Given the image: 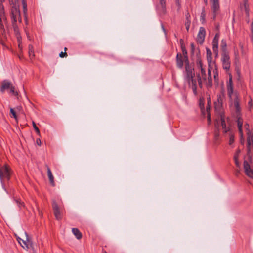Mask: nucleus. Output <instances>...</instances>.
Segmentation results:
<instances>
[{
	"mask_svg": "<svg viewBox=\"0 0 253 253\" xmlns=\"http://www.w3.org/2000/svg\"><path fill=\"white\" fill-rule=\"evenodd\" d=\"M28 52H29V55L31 59L34 58L35 57V54H34V47L33 45L30 44L28 46Z\"/></svg>",
	"mask_w": 253,
	"mask_h": 253,
	"instance_id": "obj_25",
	"label": "nucleus"
},
{
	"mask_svg": "<svg viewBox=\"0 0 253 253\" xmlns=\"http://www.w3.org/2000/svg\"><path fill=\"white\" fill-rule=\"evenodd\" d=\"M190 23H191L190 20H186L185 23V25L186 29L187 31L189 30V27H190Z\"/></svg>",
	"mask_w": 253,
	"mask_h": 253,
	"instance_id": "obj_32",
	"label": "nucleus"
},
{
	"mask_svg": "<svg viewBox=\"0 0 253 253\" xmlns=\"http://www.w3.org/2000/svg\"><path fill=\"white\" fill-rule=\"evenodd\" d=\"M52 208L54 211V214L57 220H60L62 218L61 209L58 205L57 203L55 201H52Z\"/></svg>",
	"mask_w": 253,
	"mask_h": 253,
	"instance_id": "obj_6",
	"label": "nucleus"
},
{
	"mask_svg": "<svg viewBox=\"0 0 253 253\" xmlns=\"http://www.w3.org/2000/svg\"><path fill=\"white\" fill-rule=\"evenodd\" d=\"M208 125H210L211 122V117L210 114H208Z\"/></svg>",
	"mask_w": 253,
	"mask_h": 253,
	"instance_id": "obj_46",
	"label": "nucleus"
},
{
	"mask_svg": "<svg viewBox=\"0 0 253 253\" xmlns=\"http://www.w3.org/2000/svg\"><path fill=\"white\" fill-rule=\"evenodd\" d=\"M217 101H218V102L215 103V109L216 111L219 110V111L220 112L221 110V106H222L221 98L220 96H219L218 98Z\"/></svg>",
	"mask_w": 253,
	"mask_h": 253,
	"instance_id": "obj_22",
	"label": "nucleus"
},
{
	"mask_svg": "<svg viewBox=\"0 0 253 253\" xmlns=\"http://www.w3.org/2000/svg\"><path fill=\"white\" fill-rule=\"evenodd\" d=\"M45 166L47 168V175H48V178L49 180L50 183L52 186H55V182L54 180V176L51 172L50 169L47 165H46Z\"/></svg>",
	"mask_w": 253,
	"mask_h": 253,
	"instance_id": "obj_16",
	"label": "nucleus"
},
{
	"mask_svg": "<svg viewBox=\"0 0 253 253\" xmlns=\"http://www.w3.org/2000/svg\"><path fill=\"white\" fill-rule=\"evenodd\" d=\"M240 152V150H238L237 153L234 155V159L236 157V159H238L239 157V154Z\"/></svg>",
	"mask_w": 253,
	"mask_h": 253,
	"instance_id": "obj_44",
	"label": "nucleus"
},
{
	"mask_svg": "<svg viewBox=\"0 0 253 253\" xmlns=\"http://www.w3.org/2000/svg\"><path fill=\"white\" fill-rule=\"evenodd\" d=\"M176 64L179 68H182L183 66V61L182 55L180 53H177L176 56Z\"/></svg>",
	"mask_w": 253,
	"mask_h": 253,
	"instance_id": "obj_19",
	"label": "nucleus"
},
{
	"mask_svg": "<svg viewBox=\"0 0 253 253\" xmlns=\"http://www.w3.org/2000/svg\"><path fill=\"white\" fill-rule=\"evenodd\" d=\"M32 124H33V126L34 129L35 130L37 134L38 135H40V130L38 128V127L37 126L36 123L34 122H33Z\"/></svg>",
	"mask_w": 253,
	"mask_h": 253,
	"instance_id": "obj_31",
	"label": "nucleus"
},
{
	"mask_svg": "<svg viewBox=\"0 0 253 253\" xmlns=\"http://www.w3.org/2000/svg\"><path fill=\"white\" fill-rule=\"evenodd\" d=\"M205 14L204 10H203L202 12L201 13L200 18L201 20H202L203 22L205 20Z\"/></svg>",
	"mask_w": 253,
	"mask_h": 253,
	"instance_id": "obj_39",
	"label": "nucleus"
},
{
	"mask_svg": "<svg viewBox=\"0 0 253 253\" xmlns=\"http://www.w3.org/2000/svg\"><path fill=\"white\" fill-rule=\"evenodd\" d=\"M201 105H202L203 106H204V104H202L201 103H200V105L201 106Z\"/></svg>",
	"mask_w": 253,
	"mask_h": 253,
	"instance_id": "obj_59",
	"label": "nucleus"
},
{
	"mask_svg": "<svg viewBox=\"0 0 253 253\" xmlns=\"http://www.w3.org/2000/svg\"><path fill=\"white\" fill-rule=\"evenodd\" d=\"M240 173V170H236V175H238Z\"/></svg>",
	"mask_w": 253,
	"mask_h": 253,
	"instance_id": "obj_54",
	"label": "nucleus"
},
{
	"mask_svg": "<svg viewBox=\"0 0 253 253\" xmlns=\"http://www.w3.org/2000/svg\"><path fill=\"white\" fill-rule=\"evenodd\" d=\"M221 62L223 68L229 71L230 68L231 61L229 53H221Z\"/></svg>",
	"mask_w": 253,
	"mask_h": 253,
	"instance_id": "obj_3",
	"label": "nucleus"
},
{
	"mask_svg": "<svg viewBox=\"0 0 253 253\" xmlns=\"http://www.w3.org/2000/svg\"><path fill=\"white\" fill-rule=\"evenodd\" d=\"M219 38V34L218 33L216 34L213 40L212 41V50L215 55V57H217L218 55V39Z\"/></svg>",
	"mask_w": 253,
	"mask_h": 253,
	"instance_id": "obj_7",
	"label": "nucleus"
},
{
	"mask_svg": "<svg viewBox=\"0 0 253 253\" xmlns=\"http://www.w3.org/2000/svg\"><path fill=\"white\" fill-rule=\"evenodd\" d=\"M245 127L247 129V132H248V130H249V125L248 124H246L245 125Z\"/></svg>",
	"mask_w": 253,
	"mask_h": 253,
	"instance_id": "obj_47",
	"label": "nucleus"
},
{
	"mask_svg": "<svg viewBox=\"0 0 253 253\" xmlns=\"http://www.w3.org/2000/svg\"><path fill=\"white\" fill-rule=\"evenodd\" d=\"M206 35V31L204 27H200L197 37V42L202 44L204 42Z\"/></svg>",
	"mask_w": 253,
	"mask_h": 253,
	"instance_id": "obj_11",
	"label": "nucleus"
},
{
	"mask_svg": "<svg viewBox=\"0 0 253 253\" xmlns=\"http://www.w3.org/2000/svg\"><path fill=\"white\" fill-rule=\"evenodd\" d=\"M2 21H1L0 22V29L1 30V32L2 34L3 35L4 33H5V29H4V25L2 24Z\"/></svg>",
	"mask_w": 253,
	"mask_h": 253,
	"instance_id": "obj_33",
	"label": "nucleus"
},
{
	"mask_svg": "<svg viewBox=\"0 0 253 253\" xmlns=\"http://www.w3.org/2000/svg\"><path fill=\"white\" fill-rule=\"evenodd\" d=\"M227 84H233V82H232V77H230L229 80V82Z\"/></svg>",
	"mask_w": 253,
	"mask_h": 253,
	"instance_id": "obj_50",
	"label": "nucleus"
},
{
	"mask_svg": "<svg viewBox=\"0 0 253 253\" xmlns=\"http://www.w3.org/2000/svg\"><path fill=\"white\" fill-rule=\"evenodd\" d=\"M10 93H12L13 95L17 96L18 95V93L17 91H15V87L12 85L11 87L9 89Z\"/></svg>",
	"mask_w": 253,
	"mask_h": 253,
	"instance_id": "obj_30",
	"label": "nucleus"
},
{
	"mask_svg": "<svg viewBox=\"0 0 253 253\" xmlns=\"http://www.w3.org/2000/svg\"><path fill=\"white\" fill-rule=\"evenodd\" d=\"M4 1V0H0V4H2V3Z\"/></svg>",
	"mask_w": 253,
	"mask_h": 253,
	"instance_id": "obj_55",
	"label": "nucleus"
},
{
	"mask_svg": "<svg viewBox=\"0 0 253 253\" xmlns=\"http://www.w3.org/2000/svg\"><path fill=\"white\" fill-rule=\"evenodd\" d=\"M185 71H186V76L185 79L186 80L189 78H192V77H195V73L194 72V69L191 67H190L189 65V62L187 61L185 65Z\"/></svg>",
	"mask_w": 253,
	"mask_h": 253,
	"instance_id": "obj_13",
	"label": "nucleus"
},
{
	"mask_svg": "<svg viewBox=\"0 0 253 253\" xmlns=\"http://www.w3.org/2000/svg\"><path fill=\"white\" fill-rule=\"evenodd\" d=\"M182 51L183 54L184 56V58H186V60L188 61V59H187V52L186 50L185 49V48L182 47Z\"/></svg>",
	"mask_w": 253,
	"mask_h": 253,
	"instance_id": "obj_35",
	"label": "nucleus"
},
{
	"mask_svg": "<svg viewBox=\"0 0 253 253\" xmlns=\"http://www.w3.org/2000/svg\"><path fill=\"white\" fill-rule=\"evenodd\" d=\"M215 126L216 127V130L215 131V136L216 137H218L219 135V123L217 120H216V122L215 123Z\"/></svg>",
	"mask_w": 253,
	"mask_h": 253,
	"instance_id": "obj_28",
	"label": "nucleus"
},
{
	"mask_svg": "<svg viewBox=\"0 0 253 253\" xmlns=\"http://www.w3.org/2000/svg\"><path fill=\"white\" fill-rule=\"evenodd\" d=\"M67 50V48L66 47H65L64 48V52H66Z\"/></svg>",
	"mask_w": 253,
	"mask_h": 253,
	"instance_id": "obj_57",
	"label": "nucleus"
},
{
	"mask_svg": "<svg viewBox=\"0 0 253 253\" xmlns=\"http://www.w3.org/2000/svg\"><path fill=\"white\" fill-rule=\"evenodd\" d=\"M211 8L213 13L212 18L215 20L220 8L219 0H211Z\"/></svg>",
	"mask_w": 253,
	"mask_h": 253,
	"instance_id": "obj_5",
	"label": "nucleus"
},
{
	"mask_svg": "<svg viewBox=\"0 0 253 253\" xmlns=\"http://www.w3.org/2000/svg\"><path fill=\"white\" fill-rule=\"evenodd\" d=\"M197 64L198 67L200 68V70H201V69H205L201 60H198Z\"/></svg>",
	"mask_w": 253,
	"mask_h": 253,
	"instance_id": "obj_36",
	"label": "nucleus"
},
{
	"mask_svg": "<svg viewBox=\"0 0 253 253\" xmlns=\"http://www.w3.org/2000/svg\"><path fill=\"white\" fill-rule=\"evenodd\" d=\"M191 46V50L192 54L194 53V50H195V45L193 43H191L190 44Z\"/></svg>",
	"mask_w": 253,
	"mask_h": 253,
	"instance_id": "obj_41",
	"label": "nucleus"
},
{
	"mask_svg": "<svg viewBox=\"0 0 253 253\" xmlns=\"http://www.w3.org/2000/svg\"><path fill=\"white\" fill-rule=\"evenodd\" d=\"M12 86V83L6 80H3L1 82V85L0 88V91L1 93H4L6 90L10 89Z\"/></svg>",
	"mask_w": 253,
	"mask_h": 253,
	"instance_id": "obj_14",
	"label": "nucleus"
},
{
	"mask_svg": "<svg viewBox=\"0 0 253 253\" xmlns=\"http://www.w3.org/2000/svg\"><path fill=\"white\" fill-rule=\"evenodd\" d=\"M219 113H220V121H221V126L223 129L224 132L226 133L228 131V130L226 128L225 120L224 119V115L221 112H220Z\"/></svg>",
	"mask_w": 253,
	"mask_h": 253,
	"instance_id": "obj_17",
	"label": "nucleus"
},
{
	"mask_svg": "<svg viewBox=\"0 0 253 253\" xmlns=\"http://www.w3.org/2000/svg\"><path fill=\"white\" fill-rule=\"evenodd\" d=\"M201 75L203 80L205 82L208 87H211L212 86V77L211 71L210 68L208 69V77L206 73L205 69H201Z\"/></svg>",
	"mask_w": 253,
	"mask_h": 253,
	"instance_id": "obj_2",
	"label": "nucleus"
},
{
	"mask_svg": "<svg viewBox=\"0 0 253 253\" xmlns=\"http://www.w3.org/2000/svg\"><path fill=\"white\" fill-rule=\"evenodd\" d=\"M159 4L157 5V9L159 12L161 14H164L166 12V0H158Z\"/></svg>",
	"mask_w": 253,
	"mask_h": 253,
	"instance_id": "obj_15",
	"label": "nucleus"
},
{
	"mask_svg": "<svg viewBox=\"0 0 253 253\" xmlns=\"http://www.w3.org/2000/svg\"><path fill=\"white\" fill-rule=\"evenodd\" d=\"M234 106L235 107V112L234 116L237 118V125L239 132L241 135V137L243 136V131H242V125H243V119H242L241 116V107L239 105V99L237 96H236L233 101Z\"/></svg>",
	"mask_w": 253,
	"mask_h": 253,
	"instance_id": "obj_1",
	"label": "nucleus"
},
{
	"mask_svg": "<svg viewBox=\"0 0 253 253\" xmlns=\"http://www.w3.org/2000/svg\"><path fill=\"white\" fill-rule=\"evenodd\" d=\"M10 178V169L7 165H5L2 168H0V178L1 182H2V180L4 178H6L8 180Z\"/></svg>",
	"mask_w": 253,
	"mask_h": 253,
	"instance_id": "obj_4",
	"label": "nucleus"
},
{
	"mask_svg": "<svg viewBox=\"0 0 253 253\" xmlns=\"http://www.w3.org/2000/svg\"><path fill=\"white\" fill-rule=\"evenodd\" d=\"M251 35H253V21H252V22L251 25Z\"/></svg>",
	"mask_w": 253,
	"mask_h": 253,
	"instance_id": "obj_43",
	"label": "nucleus"
},
{
	"mask_svg": "<svg viewBox=\"0 0 253 253\" xmlns=\"http://www.w3.org/2000/svg\"><path fill=\"white\" fill-rule=\"evenodd\" d=\"M104 253H107V252L106 251H104Z\"/></svg>",
	"mask_w": 253,
	"mask_h": 253,
	"instance_id": "obj_62",
	"label": "nucleus"
},
{
	"mask_svg": "<svg viewBox=\"0 0 253 253\" xmlns=\"http://www.w3.org/2000/svg\"><path fill=\"white\" fill-rule=\"evenodd\" d=\"M234 136L232 134H231L230 135V139H229V145H231L234 142Z\"/></svg>",
	"mask_w": 253,
	"mask_h": 253,
	"instance_id": "obj_37",
	"label": "nucleus"
},
{
	"mask_svg": "<svg viewBox=\"0 0 253 253\" xmlns=\"http://www.w3.org/2000/svg\"><path fill=\"white\" fill-rule=\"evenodd\" d=\"M206 52H207V58L208 63H210L212 59V52L211 50L208 48H206Z\"/></svg>",
	"mask_w": 253,
	"mask_h": 253,
	"instance_id": "obj_27",
	"label": "nucleus"
},
{
	"mask_svg": "<svg viewBox=\"0 0 253 253\" xmlns=\"http://www.w3.org/2000/svg\"><path fill=\"white\" fill-rule=\"evenodd\" d=\"M5 18L4 11V7L3 4H0V22L4 20Z\"/></svg>",
	"mask_w": 253,
	"mask_h": 253,
	"instance_id": "obj_24",
	"label": "nucleus"
},
{
	"mask_svg": "<svg viewBox=\"0 0 253 253\" xmlns=\"http://www.w3.org/2000/svg\"><path fill=\"white\" fill-rule=\"evenodd\" d=\"M208 109H210V108H207V111L208 110Z\"/></svg>",
	"mask_w": 253,
	"mask_h": 253,
	"instance_id": "obj_60",
	"label": "nucleus"
},
{
	"mask_svg": "<svg viewBox=\"0 0 253 253\" xmlns=\"http://www.w3.org/2000/svg\"><path fill=\"white\" fill-rule=\"evenodd\" d=\"M25 234L26 235V240L22 239L20 237H17V240L24 249H28L29 248V246L31 245V242L29 240L28 234L26 232Z\"/></svg>",
	"mask_w": 253,
	"mask_h": 253,
	"instance_id": "obj_8",
	"label": "nucleus"
},
{
	"mask_svg": "<svg viewBox=\"0 0 253 253\" xmlns=\"http://www.w3.org/2000/svg\"><path fill=\"white\" fill-rule=\"evenodd\" d=\"M162 29H163V30L164 32H165V28H164V27L163 25H162Z\"/></svg>",
	"mask_w": 253,
	"mask_h": 253,
	"instance_id": "obj_56",
	"label": "nucleus"
},
{
	"mask_svg": "<svg viewBox=\"0 0 253 253\" xmlns=\"http://www.w3.org/2000/svg\"><path fill=\"white\" fill-rule=\"evenodd\" d=\"M241 144H244V140H241Z\"/></svg>",
	"mask_w": 253,
	"mask_h": 253,
	"instance_id": "obj_58",
	"label": "nucleus"
},
{
	"mask_svg": "<svg viewBox=\"0 0 253 253\" xmlns=\"http://www.w3.org/2000/svg\"><path fill=\"white\" fill-rule=\"evenodd\" d=\"M208 109H210V108H207V111L208 110Z\"/></svg>",
	"mask_w": 253,
	"mask_h": 253,
	"instance_id": "obj_61",
	"label": "nucleus"
},
{
	"mask_svg": "<svg viewBox=\"0 0 253 253\" xmlns=\"http://www.w3.org/2000/svg\"><path fill=\"white\" fill-rule=\"evenodd\" d=\"M176 1H176V4H177V5L178 6V7H179H179H180V5L179 2V0H176Z\"/></svg>",
	"mask_w": 253,
	"mask_h": 253,
	"instance_id": "obj_53",
	"label": "nucleus"
},
{
	"mask_svg": "<svg viewBox=\"0 0 253 253\" xmlns=\"http://www.w3.org/2000/svg\"><path fill=\"white\" fill-rule=\"evenodd\" d=\"M247 134V151L249 154L251 151V147L253 146V132L248 130Z\"/></svg>",
	"mask_w": 253,
	"mask_h": 253,
	"instance_id": "obj_9",
	"label": "nucleus"
},
{
	"mask_svg": "<svg viewBox=\"0 0 253 253\" xmlns=\"http://www.w3.org/2000/svg\"><path fill=\"white\" fill-rule=\"evenodd\" d=\"M190 20V15L189 12L186 14V20Z\"/></svg>",
	"mask_w": 253,
	"mask_h": 253,
	"instance_id": "obj_45",
	"label": "nucleus"
},
{
	"mask_svg": "<svg viewBox=\"0 0 253 253\" xmlns=\"http://www.w3.org/2000/svg\"><path fill=\"white\" fill-rule=\"evenodd\" d=\"M197 80H198L199 79H202V76H201V74L200 73H198L197 74Z\"/></svg>",
	"mask_w": 253,
	"mask_h": 253,
	"instance_id": "obj_49",
	"label": "nucleus"
},
{
	"mask_svg": "<svg viewBox=\"0 0 253 253\" xmlns=\"http://www.w3.org/2000/svg\"><path fill=\"white\" fill-rule=\"evenodd\" d=\"M248 105H249V107H251L252 106L253 104L252 103V100H251L249 102Z\"/></svg>",
	"mask_w": 253,
	"mask_h": 253,
	"instance_id": "obj_52",
	"label": "nucleus"
},
{
	"mask_svg": "<svg viewBox=\"0 0 253 253\" xmlns=\"http://www.w3.org/2000/svg\"><path fill=\"white\" fill-rule=\"evenodd\" d=\"M244 169L246 174L253 179V170L251 169L250 165L247 160L244 161Z\"/></svg>",
	"mask_w": 253,
	"mask_h": 253,
	"instance_id": "obj_12",
	"label": "nucleus"
},
{
	"mask_svg": "<svg viewBox=\"0 0 253 253\" xmlns=\"http://www.w3.org/2000/svg\"><path fill=\"white\" fill-rule=\"evenodd\" d=\"M72 233L76 236V238L78 240H80L82 237V233L80 231V230L76 228H73L72 229Z\"/></svg>",
	"mask_w": 253,
	"mask_h": 253,
	"instance_id": "obj_20",
	"label": "nucleus"
},
{
	"mask_svg": "<svg viewBox=\"0 0 253 253\" xmlns=\"http://www.w3.org/2000/svg\"><path fill=\"white\" fill-rule=\"evenodd\" d=\"M36 142L38 145L40 146L41 145V141L40 139H37L36 140Z\"/></svg>",
	"mask_w": 253,
	"mask_h": 253,
	"instance_id": "obj_48",
	"label": "nucleus"
},
{
	"mask_svg": "<svg viewBox=\"0 0 253 253\" xmlns=\"http://www.w3.org/2000/svg\"><path fill=\"white\" fill-rule=\"evenodd\" d=\"M227 93L228 96L231 98L232 95L233 93V84H227Z\"/></svg>",
	"mask_w": 253,
	"mask_h": 253,
	"instance_id": "obj_23",
	"label": "nucleus"
},
{
	"mask_svg": "<svg viewBox=\"0 0 253 253\" xmlns=\"http://www.w3.org/2000/svg\"><path fill=\"white\" fill-rule=\"evenodd\" d=\"M244 7L246 12V14L248 17L249 16V10L248 8V4L247 3V0H244Z\"/></svg>",
	"mask_w": 253,
	"mask_h": 253,
	"instance_id": "obj_29",
	"label": "nucleus"
},
{
	"mask_svg": "<svg viewBox=\"0 0 253 253\" xmlns=\"http://www.w3.org/2000/svg\"><path fill=\"white\" fill-rule=\"evenodd\" d=\"M22 6L23 9V12L24 14L25 18L26 20V22H27V3L25 0H22Z\"/></svg>",
	"mask_w": 253,
	"mask_h": 253,
	"instance_id": "obj_26",
	"label": "nucleus"
},
{
	"mask_svg": "<svg viewBox=\"0 0 253 253\" xmlns=\"http://www.w3.org/2000/svg\"><path fill=\"white\" fill-rule=\"evenodd\" d=\"M187 82H188L189 85L191 87L193 93L194 95H196L197 94V80L194 78V77H192V78H189L186 79Z\"/></svg>",
	"mask_w": 253,
	"mask_h": 253,
	"instance_id": "obj_10",
	"label": "nucleus"
},
{
	"mask_svg": "<svg viewBox=\"0 0 253 253\" xmlns=\"http://www.w3.org/2000/svg\"><path fill=\"white\" fill-rule=\"evenodd\" d=\"M234 160L236 166L237 167L240 168V163L238 161V159H236V158H235V159H234Z\"/></svg>",
	"mask_w": 253,
	"mask_h": 253,
	"instance_id": "obj_40",
	"label": "nucleus"
},
{
	"mask_svg": "<svg viewBox=\"0 0 253 253\" xmlns=\"http://www.w3.org/2000/svg\"><path fill=\"white\" fill-rule=\"evenodd\" d=\"M10 113L12 115L13 117L16 119H17V117L15 111L13 108H11L10 110Z\"/></svg>",
	"mask_w": 253,
	"mask_h": 253,
	"instance_id": "obj_34",
	"label": "nucleus"
},
{
	"mask_svg": "<svg viewBox=\"0 0 253 253\" xmlns=\"http://www.w3.org/2000/svg\"><path fill=\"white\" fill-rule=\"evenodd\" d=\"M202 79H199L198 81L199 86L201 88H202Z\"/></svg>",
	"mask_w": 253,
	"mask_h": 253,
	"instance_id": "obj_42",
	"label": "nucleus"
},
{
	"mask_svg": "<svg viewBox=\"0 0 253 253\" xmlns=\"http://www.w3.org/2000/svg\"><path fill=\"white\" fill-rule=\"evenodd\" d=\"M67 56H68V55H67V53H66V52H61L59 54V56L61 58L66 57Z\"/></svg>",
	"mask_w": 253,
	"mask_h": 253,
	"instance_id": "obj_38",
	"label": "nucleus"
},
{
	"mask_svg": "<svg viewBox=\"0 0 253 253\" xmlns=\"http://www.w3.org/2000/svg\"><path fill=\"white\" fill-rule=\"evenodd\" d=\"M20 12L19 10H18L16 8H15L14 10H12L11 14H12V17L14 21V22L17 21V17H18L19 21L20 22H21L22 20L20 16Z\"/></svg>",
	"mask_w": 253,
	"mask_h": 253,
	"instance_id": "obj_18",
	"label": "nucleus"
},
{
	"mask_svg": "<svg viewBox=\"0 0 253 253\" xmlns=\"http://www.w3.org/2000/svg\"><path fill=\"white\" fill-rule=\"evenodd\" d=\"M218 77V73L217 72H216L215 73H214V78L215 79V80H216V78Z\"/></svg>",
	"mask_w": 253,
	"mask_h": 253,
	"instance_id": "obj_51",
	"label": "nucleus"
},
{
	"mask_svg": "<svg viewBox=\"0 0 253 253\" xmlns=\"http://www.w3.org/2000/svg\"><path fill=\"white\" fill-rule=\"evenodd\" d=\"M222 53H229L227 50V44L226 40L222 39L220 44Z\"/></svg>",
	"mask_w": 253,
	"mask_h": 253,
	"instance_id": "obj_21",
	"label": "nucleus"
}]
</instances>
